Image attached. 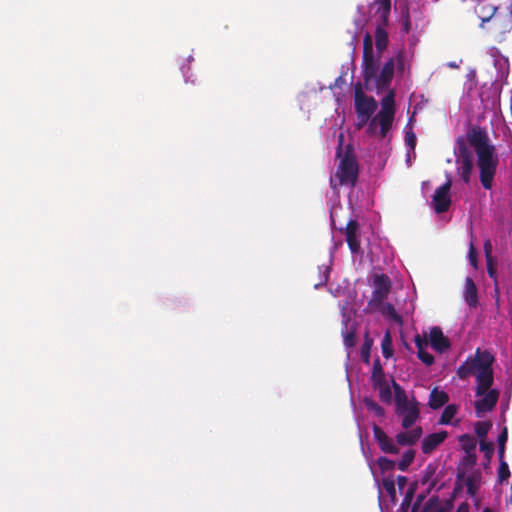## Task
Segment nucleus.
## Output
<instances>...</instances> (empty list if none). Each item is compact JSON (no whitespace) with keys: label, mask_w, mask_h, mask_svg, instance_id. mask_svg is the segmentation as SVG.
<instances>
[{"label":"nucleus","mask_w":512,"mask_h":512,"mask_svg":"<svg viewBox=\"0 0 512 512\" xmlns=\"http://www.w3.org/2000/svg\"><path fill=\"white\" fill-rule=\"evenodd\" d=\"M417 356L421 362L427 366H430L434 363V356L423 349L418 350Z\"/></svg>","instance_id":"36"},{"label":"nucleus","mask_w":512,"mask_h":512,"mask_svg":"<svg viewBox=\"0 0 512 512\" xmlns=\"http://www.w3.org/2000/svg\"><path fill=\"white\" fill-rule=\"evenodd\" d=\"M422 499H423L422 496L418 497L416 503L413 506L412 512H417L418 511V506H419L420 502L422 501Z\"/></svg>","instance_id":"48"},{"label":"nucleus","mask_w":512,"mask_h":512,"mask_svg":"<svg viewBox=\"0 0 512 512\" xmlns=\"http://www.w3.org/2000/svg\"><path fill=\"white\" fill-rule=\"evenodd\" d=\"M343 81V77L342 76H339L336 80H335V84L336 85H339V83H341Z\"/></svg>","instance_id":"51"},{"label":"nucleus","mask_w":512,"mask_h":512,"mask_svg":"<svg viewBox=\"0 0 512 512\" xmlns=\"http://www.w3.org/2000/svg\"><path fill=\"white\" fill-rule=\"evenodd\" d=\"M341 317H342V336L345 347L352 348L356 344L355 335V322L352 319V297L349 296L347 299L339 302Z\"/></svg>","instance_id":"13"},{"label":"nucleus","mask_w":512,"mask_h":512,"mask_svg":"<svg viewBox=\"0 0 512 512\" xmlns=\"http://www.w3.org/2000/svg\"><path fill=\"white\" fill-rule=\"evenodd\" d=\"M482 512H497V511L490 509V508H485Z\"/></svg>","instance_id":"53"},{"label":"nucleus","mask_w":512,"mask_h":512,"mask_svg":"<svg viewBox=\"0 0 512 512\" xmlns=\"http://www.w3.org/2000/svg\"><path fill=\"white\" fill-rule=\"evenodd\" d=\"M483 11L485 15H491V12H489L487 9H484Z\"/></svg>","instance_id":"54"},{"label":"nucleus","mask_w":512,"mask_h":512,"mask_svg":"<svg viewBox=\"0 0 512 512\" xmlns=\"http://www.w3.org/2000/svg\"><path fill=\"white\" fill-rule=\"evenodd\" d=\"M470 236H471V239H470V242H469V250H468V261H469V264L474 267V268H477V250L474 246V243H473V234H472V231L470 232Z\"/></svg>","instance_id":"34"},{"label":"nucleus","mask_w":512,"mask_h":512,"mask_svg":"<svg viewBox=\"0 0 512 512\" xmlns=\"http://www.w3.org/2000/svg\"><path fill=\"white\" fill-rule=\"evenodd\" d=\"M493 52L494 66L497 71L496 81L503 82L509 74V61L507 57L500 55L497 49L494 48Z\"/></svg>","instance_id":"22"},{"label":"nucleus","mask_w":512,"mask_h":512,"mask_svg":"<svg viewBox=\"0 0 512 512\" xmlns=\"http://www.w3.org/2000/svg\"><path fill=\"white\" fill-rule=\"evenodd\" d=\"M446 65L449 68H458L459 67V63H457L456 61H450Z\"/></svg>","instance_id":"49"},{"label":"nucleus","mask_w":512,"mask_h":512,"mask_svg":"<svg viewBox=\"0 0 512 512\" xmlns=\"http://www.w3.org/2000/svg\"><path fill=\"white\" fill-rule=\"evenodd\" d=\"M463 297L466 304L470 308H475L478 305V291L477 287L471 277H467L465 280V287Z\"/></svg>","instance_id":"24"},{"label":"nucleus","mask_w":512,"mask_h":512,"mask_svg":"<svg viewBox=\"0 0 512 512\" xmlns=\"http://www.w3.org/2000/svg\"><path fill=\"white\" fill-rule=\"evenodd\" d=\"M476 461V453H464L455 480H477L474 476L466 475L475 467Z\"/></svg>","instance_id":"18"},{"label":"nucleus","mask_w":512,"mask_h":512,"mask_svg":"<svg viewBox=\"0 0 512 512\" xmlns=\"http://www.w3.org/2000/svg\"><path fill=\"white\" fill-rule=\"evenodd\" d=\"M329 291L330 293L334 296V297H339L342 295V293H344V290L342 289L341 286H337L335 288H333L332 286L329 288Z\"/></svg>","instance_id":"45"},{"label":"nucleus","mask_w":512,"mask_h":512,"mask_svg":"<svg viewBox=\"0 0 512 512\" xmlns=\"http://www.w3.org/2000/svg\"><path fill=\"white\" fill-rule=\"evenodd\" d=\"M346 241L351 251L353 264L359 268L366 263L373 269L382 270L391 258V251L388 247H383L381 242L371 240L368 236H363L358 224L355 221H349L346 227Z\"/></svg>","instance_id":"3"},{"label":"nucleus","mask_w":512,"mask_h":512,"mask_svg":"<svg viewBox=\"0 0 512 512\" xmlns=\"http://www.w3.org/2000/svg\"><path fill=\"white\" fill-rule=\"evenodd\" d=\"M475 144V168L479 182L484 190L491 191L495 186L500 158L484 131L478 130L471 135Z\"/></svg>","instance_id":"4"},{"label":"nucleus","mask_w":512,"mask_h":512,"mask_svg":"<svg viewBox=\"0 0 512 512\" xmlns=\"http://www.w3.org/2000/svg\"><path fill=\"white\" fill-rule=\"evenodd\" d=\"M395 480L402 481V480H408V478L406 476H403V475H398Z\"/></svg>","instance_id":"50"},{"label":"nucleus","mask_w":512,"mask_h":512,"mask_svg":"<svg viewBox=\"0 0 512 512\" xmlns=\"http://www.w3.org/2000/svg\"><path fill=\"white\" fill-rule=\"evenodd\" d=\"M373 435L383 452L391 454L398 452L397 446L393 440L379 426H373Z\"/></svg>","instance_id":"21"},{"label":"nucleus","mask_w":512,"mask_h":512,"mask_svg":"<svg viewBox=\"0 0 512 512\" xmlns=\"http://www.w3.org/2000/svg\"><path fill=\"white\" fill-rule=\"evenodd\" d=\"M379 393V398L382 402L386 404H390L394 398V389L392 384H388L386 386L380 387L376 389Z\"/></svg>","instance_id":"28"},{"label":"nucleus","mask_w":512,"mask_h":512,"mask_svg":"<svg viewBox=\"0 0 512 512\" xmlns=\"http://www.w3.org/2000/svg\"><path fill=\"white\" fill-rule=\"evenodd\" d=\"M468 483V489L471 490L474 487L475 482L469 481Z\"/></svg>","instance_id":"52"},{"label":"nucleus","mask_w":512,"mask_h":512,"mask_svg":"<svg viewBox=\"0 0 512 512\" xmlns=\"http://www.w3.org/2000/svg\"><path fill=\"white\" fill-rule=\"evenodd\" d=\"M429 341L431 347L438 353H444L450 349V341L443 334L439 327H433L430 330Z\"/></svg>","instance_id":"19"},{"label":"nucleus","mask_w":512,"mask_h":512,"mask_svg":"<svg viewBox=\"0 0 512 512\" xmlns=\"http://www.w3.org/2000/svg\"><path fill=\"white\" fill-rule=\"evenodd\" d=\"M355 109L361 123H369L377 109V102L371 97L356 95Z\"/></svg>","instance_id":"16"},{"label":"nucleus","mask_w":512,"mask_h":512,"mask_svg":"<svg viewBox=\"0 0 512 512\" xmlns=\"http://www.w3.org/2000/svg\"><path fill=\"white\" fill-rule=\"evenodd\" d=\"M372 297L368 302L370 309H375L387 298L391 290L390 278L382 273L371 277Z\"/></svg>","instance_id":"14"},{"label":"nucleus","mask_w":512,"mask_h":512,"mask_svg":"<svg viewBox=\"0 0 512 512\" xmlns=\"http://www.w3.org/2000/svg\"><path fill=\"white\" fill-rule=\"evenodd\" d=\"M382 373H385L383 368H382V365L380 363V360L379 359H376L373 363V367H372V375L371 376H375L376 374H382Z\"/></svg>","instance_id":"41"},{"label":"nucleus","mask_w":512,"mask_h":512,"mask_svg":"<svg viewBox=\"0 0 512 512\" xmlns=\"http://www.w3.org/2000/svg\"><path fill=\"white\" fill-rule=\"evenodd\" d=\"M449 402V395L446 391L434 387L429 394L428 407L432 410H438L445 407Z\"/></svg>","instance_id":"23"},{"label":"nucleus","mask_w":512,"mask_h":512,"mask_svg":"<svg viewBox=\"0 0 512 512\" xmlns=\"http://www.w3.org/2000/svg\"><path fill=\"white\" fill-rule=\"evenodd\" d=\"M459 410H460V405L455 404V403L447 404L444 407L437 423L439 425L457 427L461 422V420L459 418H456Z\"/></svg>","instance_id":"20"},{"label":"nucleus","mask_w":512,"mask_h":512,"mask_svg":"<svg viewBox=\"0 0 512 512\" xmlns=\"http://www.w3.org/2000/svg\"><path fill=\"white\" fill-rule=\"evenodd\" d=\"M510 476L509 467L507 463L501 461L499 470H498V479L497 480H507Z\"/></svg>","instance_id":"39"},{"label":"nucleus","mask_w":512,"mask_h":512,"mask_svg":"<svg viewBox=\"0 0 512 512\" xmlns=\"http://www.w3.org/2000/svg\"><path fill=\"white\" fill-rule=\"evenodd\" d=\"M453 179L451 172H445V182L439 186L432 197V207L438 214L446 212L451 205L450 190Z\"/></svg>","instance_id":"15"},{"label":"nucleus","mask_w":512,"mask_h":512,"mask_svg":"<svg viewBox=\"0 0 512 512\" xmlns=\"http://www.w3.org/2000/svg\"><path fill=\"white\" fill-rule=\"evenodd\" d=\"M394 389V402L396 414L401 418V425L404 429L411 428L420 418L419 403L415 397L410 400L403 387L393 378L391 379Z\"/></svg>","instance_id":"9"},{"label":"nucleus","mask_w":512,"mask_h":512,"mask_svg":"<svg viewBox=\"0 0 512 512\" xmlns=\"http://www.w3.org/2000/svg\"><path fill=\"white\" fill-rule=\"evenodd\" d=\"M487 272H488L489 277L496 282L497 272H496V269L490 263V261L487 262Z\"/></svg>","instance_id":"42"},{"label":"nucleus","mask_w":512,"mask_h":512,"mask_svg":"<svg viewBox=\"0 0 512 512\" xmlns=\"http://www.w3.org/2000/svg\"><path fill=\"white\" fill-rule=\"evenodd\" d=\"M371 381H372V386L375 390L380 387L390 384V381L385 373L376 374L375 376H371Z\"/></svg>","instance_id":"35"},{"label":"nucleus","mask_w":512,"mask_h":512,"mask_svg":"<svg viewBox=\"0 0 512 512\" xmlns=\"http://www.w3.org/2000/svg\"><path fill=\"white\" fill-rule=\"evenodd\" d=\"M412 155H415V151L412 152L411 150L407 149L406 162L408 163V165H410V163H411Z\"/></svg>","instance_id":"47"},{"label":"nucleus","mask_w":512,"mask_h":512,"mask_svg":"<svg viewBox=\"0 0 512 512\" xmlns=\"http://www.w3.org/2000/svg\"><path fill=\"white\" fill-rule=\"evenodd\" d=\"M330 271V265H321L318 267L319 282L314 285L315 289H319L320 287L326 285L329 279Z\"/></svg>","instance_id":"29"},{"label":"nucleus","mask_w":512,"mask_h":512,"mask_svg":"<svg viewBox=\"0 0 512 512\" xmlns=\"http://www.w3.org/2000/svg\"><path fill=\"white\" fill-rule=\"evenodd\" d=\"M494 381L487 384L476 383L474 391L475 396L479 397L474 403L477 417H482L484 413L491 412L497 405L500 391L492 388Z\"/></svg>","instance_id":"10"},{"label":"nucleus","mask_w":512,"mask_h":512,"mask_svg":"<svg viewBox=\"0 0 512 512\" xmlns=\"http://www.w3.org/2000/svg\"><path fill=\"white\" fill-rule=\"evenodd\" d=\"M372 310L373 311L379 310L383 315H385L391 319H395V320L400 319L394 306L391 303H385L383 301L381 305H379L377 308L372 309Z\"/></svg>","instance_id":"30"},{"label":"nucleus","mask_w":512,"mask_h":512,"mask_svg":"<svg viewBox=\"0 0 512 512\" xmlns=\"http://www.w3.org/2000/svg\"><path fill=\"white\" fill-rule=\"evenodd\" d=\"M419 37L412 34L407 44L396 49L379 71V59L373 53V38L369 32L363 37V79L365 88L369 91L382 92L387 90L392 82L395 72L403 76L410 68Z\"/></svg>","instance_id":"1"},{"label":"nucleus","mask_w":512,"mask_h":512,"mask_svg":"<svg viewBox=\"0 0 512 512\" xmlns=\"http://www.w3.org/2000/svg\"><path fill=\"white\" fill-rule=\"evenodd\" d=\"M408 126H409V123L405 127V144H406L407 149L414 152L416 143H417V138H416V134L413 132L412 128L411 127L409 128Z\"/></svg>","instance_id":"31"},{"label":"nucleus","mask_w":512,"mask_h":512,"mask_svg":"<svg viewBox=\"0 0 512 512\" xmlns=\"http://www.w3.org/2000/svg\"><path fill=\"white\" fill-rule=\"evenodd\" d=\"M434 501H436V499H434V498L429 499L428 506L426 507V509L423 512H448L447 509H445V508L434 511V509H433Z\"/></svg>","instance_id":"43"},{"label":"nucleus","mask_w":512,"mask_h":512,"mask_svg":"<svg viewBox=\"0 0 512 512\" xmlns=\"http://www.w3.org/2000/svg\"><path fill=\"white\" fill-rule=\"evenodd\" d=\"M459 443L464 453H476L477 441L470 434L459 436Z\"/></svg>","instance_id":"26"},{"label":"nucleus","mask_w":512,"mask_h":512,"mask_svg":"<svg viewBox=\"0 0 512 512\" xmlns=\"http://www.w3.org/2000/svg\"><path fill=\"white\" fill-rule=\"evenodd\" d=\"M358 177V165L351 157L341 159L334 176L330 177V186L336 191L338 186H354Z\"/></svg>","instance_id":"11"},{"label":"nucleus","mask_w":512,"mask_h":512,"mask_svg":"<svg viewBox=\"0 0 512 512\" xmlns=\"http://www.w3.org/2000/svg\"><path fill=\"white\" fill-rule=\"evenodd\" d=\"M395 93L390 90L381 99L380 110L371 118L367 126V133L370 136H377L386 139L392 129L395 117Z\"/></svg>","instance_id":"7"},{"label":"nucleus","mask_w":512,"mask_h":512,"mask_svg":"<svg viewBox=\"0 0 512 512\" xmlns=\"http://www.w3.org/2000/svg\"><path fill=\"white\" fill-rule=\"evenodd\" d=\"M507 440V434L506 432H503L502 434L499 435L498 437V442H499V445L502 446L503 443Z\"/></svg>","instance_id":"46"},{"label":"nucleus","mask_w":512,"mask_h":512,"mask_svg":"<svg viewBox=\"0 0 512 512\" xmlns=\"http://www.w3.org/2000/svg\"><path fill=\"white\" fill-rule=\"evenodd\" d=\"M454 154L456 174L464 184H469L474 168L471 151L463 141L458 139L454 147Z\"/></svg>","instance_id":"12"},{"label":"nucleus","mask_w":512,"mask_h":512,"mask_svg":"<svg viewBox=\"0 0 512 512\" xmlns=\"http://www.w3.org/2000/svg\"><path fill=\"white\" fill-rule=\"evenodd\" d=\"M498 8L494 5H480L476 8V13L481 19V27L486 23L490 24L489 31L497 41H502L506 33L512 30V6L509 11L497 12Z\"/></svg>","instance_id":"6"},{"label":"nucleus","mask_w":512,"mask_h":512,"mask_svg":"<svg viewBox=\"0 0 512 512\" xmlns=\"http://www.w3.org/2000/svg\"><path fill=\"white\" fill-rule=\"evenodd\" d=\"M490 427L491 424L489 422L477 421L474 424V432L480 439H483L487 436Z\"/></svg>","instance_id":"33"},{"label":"nucleus","mask_w":512,"mask_h":512,"mask_svg":"<svg viewBox=\"0 0 512 512\" xmlns=\"http://www.w3.org/2000/svg\"><path fill=\"white\" fill-rule=\"evenodd\" d=\"M410 31H411V22H410L409 18H406L403 21L401 32L404 34H409Z\"/></svg>","instance_id":"44"},{"label":"nucleus","mask_w":512,"mask_h":512,"mask_svg":"<svg viewBox=\"0 0 512 512\" xmlns=\"http://www.w3.org/2000/svg\"><path fill=\"white\" fill-rule=\"evenodd\" d=\"M377 463H378V466L380 467L381 470H390L394 467L395 463L394 461L390 460L389 458L385 457V456H380L378 459H377Z\"/></svg>","instance_id":"38"},{"label":"nucleus","mask_w":512,"mask_h":512,"mask_svg":"<svg viewBox=\"0 0 512 512\" xmlns=\"http://www.w3.org/2000/svg\"><path fill=\"white\" fill-rule=\"evenodd\" d=\"M369 17H366L364 7L358 5L357 16L354 19L355 31L352 34L349 45L352 47V53L354 54L356 49V43L359 41V35L363 32L366 24L371 23L375 26V47L376 52L373 53L376 58L379 59V71L381 70V54L386 50L388 46V33L386 31V25L391 12V0H374L368 7Z\"/></svg>","instance_id":"2"},{"label":"nucleus","mask_w":512,"mask_h":512,"mask_svg":"<svg viewBox=\"0 0 512 512\" xmlns=\"http://www.w3.org/2000/svg\"><path fill=\"white\" fill-rule=\"evenodd\" d=\"M381 350L385 359H390L394 356L392 335L389 330H386L381 340Z\"/></svg>","instance_id":"25"},{"label":"nucleus","mask_w":512,"mask_h":512,"mask_svg":"<svg viewBox=\"0 0 512 512\" xmlns=\"http://www.w3.org/2000/svg\"><path fill=\"white\" fill-rule=\"evenodd\" d=\"M371 347H372V340H370L369 338H366L362 345V348H361L362 358L366 363H368L369 359H370Z\"/></svg>","instance_id":"37"},{"label":"nucleus","mask_w":512,"mask_h":512,"mask_svg":"<svg viewBox=\"0 0 512 512\" xmlns=\"http://www.w3.org/2000/svg\"><path fill=\"white\" fill-rule=\"evenodd\" d=\"M396 483L401 494L405 491L402 508L411 504L417 482H376L382 512L389 511L397 502Z\"/></svg>","instance_id":"8"},{"label":"nucleus","mask_w":512,"mask_h":512,"mask_svg":"<svg viewBox=\"0 0 512 512\" xmlns=\"http://www.w3.org/2000/svg\"><path fill=\"white\" fill-rule=\"evenodd\" d=\"M448 437V432L441 430L426 435L421 443V450L424 454H431Z\"/></svg>","instance_id":"17"},{"label":"nucleus","mask_w":512,"mask_h":512,"mask_svg":"<svg viewBox=\"0 0 512 512\" xmlns=\"http://www.w3.org/2000/svg\"><path fill=\"white\" fill-rule=\"evenodd\" d=\"M421 433V428L414 430L413 435L409 433H399L397 435V442L401 445H411L420 437Z\"/></svg>","instance_id":"27"},{"label":"nucleus","mask_w":512,"mask_h":512,"mask_svg":"<svg viewBox=\"0 0 512 512\" xmlns=\"http://www.w3.org/2000/svg\"><path fill=\"white\" fill-rule=\"evenodd\" d=\"M364 404H365V407L367 408V410H369L370 412H373L377 417H384V415H385L384 409L378 403H376L374 400L365 398Z\"/></svg>","instance_id":"32"},{"label":"nucleus","mask_w":512,"mask_h":512,"mask_svg":"<svg viewBox=\"0 0 512 512\" xmlns=\"http://www.w3.org/2000/svg\"><path fill=\"white\" fill-rule=\"evenodd\" d=\"M414 459V453L412 451H406L403 456L402 460L399 463V466L401 469H404L406 466H408L412 460Z\"/></svg>","instance_id":"40"},{"label":"nucleus","mask_w":512,"mask_h":512,"mask_svg":"<svg viewBox=\"0 0 512 512\" xmlns=\"http://www.w3.org/2000/svg\"><path fill=\"white\" fill-rule=\"evenodd\" d=\"M495 355L489 349L476 348L474 355H470L456 369L459 379L465 380L470 375L475 377L476 383L487 384L494 381L493 365Z\"/></svg>","instance_id":"5"}]
</instances>
